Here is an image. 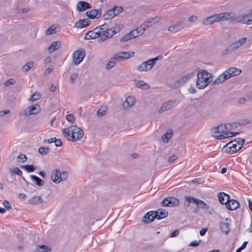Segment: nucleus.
<instances>
[{
	"mask_svg": "<svg viewBox=\"0 0 252 252\" xmlns=\"http://www.w3.org/2000/svg\"><path fill=\"white\" fill-rule=\"evenodd\" d=\"M63 133L65 137L73 142L80 140L84 135L83 130L76 126H71L64 128Z\"/></svg>",
	"mask_w": 252,
	"mask_h": 252,
	"instance_id": "obj_1",
	"label": "nucleus"
},
{
	"mask_svg": "<svg viewBox=\"0 0 252 252\" xmlns=\"http://www.w3.org/2000/svg\"><path fill=\"white\" fill-rule=\"evenodd\" d=\"M213 82L212 75L207 71L201 70L197 73L196 87L199 89H204Z\"/></svg>",
	"mask_w": 252,
	"mask_h": 252,
	"instance_id": "obj_2",
	"label": "nucleus"
},
{
	"mask_svg": "<svg viewBox=\"0 0 252 252\" xmlns=\"http://www.w3.org/2000/svg\"><path fill=\"white\" fill-rule=\"evenodd\" d=\"M247 41L246 37H243L230 44L225 50V53H231L244 45Z\"/></svg>",
	"mask_w": 252,
	"mask_h": 252,
	"instance_id": "obj_3",
	"label": "nucleus"
},
{
	"mask_svg": "<svg viewBox=\"0 0 252 252\" xmlns=\"http://www.w3.org/2000/svg\"><path fill=\"white\" fill-rule=\"evenodd\" d=\"M41 111L40 106L38 104L31 106L25 110L21 113V115L24 116H29L32 115H36L39 113Z\"/></svg>",
	"mask_w": 252,
	"mask_h": 252,
	"instance_id": "obj_4",
	"label": "nucleus"
},
{
	"mask_svg": "<svg viewBox=\"0 0 252 252\" xmlns=\"http://www.w3.org/2000/svg\"><path fill=\"white\" fill-rule=\"evenodd\" d=\"M154 65L151 59H149L138 65L136 69L139 72L148 71L150 70Z\"/></svg>",
	"mask_w": 252,
	"mask_h": 252,
	"instance_id": "obj_5",
	"label": "nucleus"
},
{
	"mask_svg": "<svg viewBox=\"0 0 252 252\" xmlns=\"http://www.w3.org/2000/svg\"><path fill=\"white\" fill-rule=\"evenodd\" d=\"M242 148L241 147L239 146L235 143L229 142L223 147L222 150L227 153L233 154L240 150Z\"/></svg>",
	"mask_w": 252,
	"mask_h": 252,
	"instance_id": "obj_6",
	"label": "nucleus"
},
{
	"mask_svg": "<svg viewBox=\"0 0 252 252\" xmlns=\"http://www.w3.org/2000/svg\"><path fill=\"white\" fill-rule=\"evenodd\" d=\"M134 53L133 52H120L116 53L114 56V59L117 61H123L132 57Z\"/></svg>",
	"mask_w": 252,
	"mask_h": 252,
	"instance_id": "obj_7",
	"label": "nucleus"
},
{
	"mask_svg": "<svg viewBox=\"0 0 252 252\" xmlns=\"http://www.w3.org/2000/svg\"><path fill=\"white\" fill-rule=\"evenodd\" d=\"M179 204L180 201L179 199L172 196H170L165 198L161 202L162 206H177Z\"/></svg>",
	"mask_w": 252,
	"mask_h": 252,
	"instance_id": "obj_8",
	"label": "nucleus"
},
{
	"mask_svg": "<svg viewBox=\"0 0 252 252\" xmlns=\"http://www.w3.org/2000/svg\"><path fill=\"white\" fill-rule=\"evenodd\" d=\"M85 52L83 51H76L73 53V63L77 65L82 62L85 57Z\"/></svg>",
	"mask_w": 252,
	"mask_h": 252,
	"instance_id": "obj_9",
	"label": "nucleus"
},
{
	"mask_svg": "<svg viewBox=\"0 0 252 252\" xmlns=\"http://www.w3.org/2000/svg\"><path fill=\"white\" fill-rule=\"evenodd\" d=\"M236 20V22L247 24L248 25L252 24V9L250 14L244 16H238Z\"/></svg>",
	"mask_w": 252,
	"mask_h": 252,
	"instance_id": "obj_10",
	"label": "nucleus"
},
{
	"mask_svg": "<svg viewBox=\"0 0 252 252\" xmlns=\"http://www.w3.org/2000/svg\"><path fill=\"white\" fill-rule=\"evenodd\" d=\"M220 21V14L213 15L207 17L203 20L202 23L204 25H209L215 22Z\"/></svg>",
	"mask_w": 252,
	"mask_h": 252,
	"instance_id": "obj_11",
	"label": "nucleus"
},
{
	"mask_svg": "<svg viewBox=\"0 0 252 252\" xmlns=\"http://www.w3.org/2000/svg\"><path fill=\"white\" fill-rule=\"evenodd\" d=\"M102 14V10L101 8L97 9H92L86 12V15L90 19H94L99 18Z\"/></svg>",
	"mask_w": 252,
	"mask_h": 252,
	"instance_id": "obj_12",
	"label": "nucleus"
},
{
	"mask_svg": "<svg viewBox=\"0 0 252 252\" xmlns=\"http://www.w3.org/2000/svg\"><path fill=\"white\" fill-rule=\"evenodd\" d=\"M100 36V30L99 28L96 27L93 30L88 32L85 36V38L87 40H90L97 38Z\"/></svg>",
	"mask_w": 252,
	"mask_h": 252,
	"instance_id": "obj_13",
	"label": "nucleus"
},
{
	"mask_svg": "<svg viewBox=\"0 0 252 252\" xmlns=\"http://www.w3.org/2000/svg\"><path fill=\"white\" fill-rule=\"evenodd\" d=\"M184 22V20H181L175 24L171 25L168 27V31L174 33L180 31L182 29L185 28L183 26Z\"/></svg>",
	"mask_w": 252,
	"mask_h": 252,
	"instance_id": "obj_14",
	"label": "nucleus"
},
{
	"mask_svg": "<svg viewBox=\"0 0 252 252\" xmlns=\"http://www.w3.org/2000/svg\"><path fill=\"white\" fill-rule=\"evenodd\" d=\"M176 102V100H170L163 103L158 110V113H162L164 111L170 109Z\"/></svg>",
	"mask_w": 252,
	"mask_h": 252,
	"instance_id": "obj_15",
	"label": "nucleus"
},
{
	"mask_svg": "<svg viewBox=\"0 0 252 252\" xmlns=\"http://www.w3.org/2000/svg\"><path fill=\"white\" fill-rule=\"evenodd\" d=\"M194 75V73L188 74L183 76L181 79L176 82L174 85L176 87H179L186 83L189 80L191 79Z\"/></svg>",
	"mask_w": 252,
	"mask_h": 252,
	"instance_id": "obj_16",
	"label": "nucleus"
},
{
	"mask_svg": "<svg viewBox=\"0 0 252 252\" xmlns=\"http://www.w3.org/2000/svg\"><path fill=\"white\" fill-rule=\"evenodd\" d=\"M220 16L221 21L225 20H230L232 21L236 22V18L238 17L235 16V14L233 13H220Z\"/></svg>",
	"mask_w": 252,
	"mask_h": 252,
	"instance_id": "obj_17",
	"label": "nucleus"
},
{
	"mask_svg": "<svg viewBox=\"0 0 252 252\" xmlns=\"http://www.w3.org/2000/svg\"><path fill=\"white\" fill-rule=\"evenodd\" d=\"M239 206L240 204L236 200L230 199V198H229V201H228L226 204V208L230 211L237 209Z\"/></svg>",
	"mask_w": 252,
	"mask_h": 252,
	"instance_id": "obj_18",
	"label": "nucleus"
},
{
	"mask_svg": "<svg viewBox=\"0 0 252 252\" xmlns=\"http://www.w3.org/2000/svg\"><path fill=\"white\" fill-rule=\"evenodd\" d=\"M153 212L155 213V214H154V217L158 220L166 218L167 217L168 214V213L166 210L162 209H158L157 211Z\"/></svg>",
	"mask_w": 252,
	"mask_h": 252,
	"instance_id": "obj_19",
	"label": "nucleus"
},
{
	"mask_svg": "<svg viewBox=\"0 0 252 252\" xmlns=\"http://www.w3.org/2000/svg\"><path fill=\"white\" fill-rule=\"evenodd\" d=\"M91 8V6L90 3L84 1H79L76 5L77 10L79 12H82Z\"/></svg>",
	"mask_w": 252,
	"mask_h": 252,
	"instance_id": "obj_20",
	"label": "nucleus"
},
{
	"mask_svg": "<svg viewBox=\"0 0 252 252\" xmlns=\"http://www.w3.org/2000/svg\"><path fill=\"white\" fill-rule=\"evenodd\" d=\"M136 37H137L136 31H132L121 37L120 40L121 42H126Z\"/></svg>",
	"mask_w": 252,
	"mask_h": 252,
	"instance_id": "obj_21",
	"label": "nucleus"
},
{
	"mask_svg": "<svg viewBox=\"0 0 252 252\" xmlns=\"http://www.w3.org/2000/svg\"><path fill=\"white\" fill-rule=\"evenodd\" d=\"M90 23V21L87 19L79 20L75 23L74 27L78 29L84 28L89 26Z\"/></svg>",
	"mask_w": 252,
	"mask_h": 252,
	"instance_id": "obj_22",
	"label": "nucleus"
},
{
	"mask_svg": "<svg viewBox=\"0 0 252 252\" xmlns=\"http://www.w3.org/2000/svg\"><path fill=\"white\" fill-rule=\"evenodd\" d=\"M116 33V32L113 30L111 32H105L101 33L100 32V36H99L98 41L103 42L106 40L107 39L111 37L113 35Z\"/></svg>",
	"mask_w": 252,
	"mask_h": 252,
	"instance_id": "obj_23",
	"label": "nucleus"
},
{
	"mask_svg": "<svg viewBox=\"0 0 252 252\" xmlns=\"http://www.w3.org/2000/svg\"><path fill=\"white\" fill-rule=\"evenodd\" d=\"M225 72L227 74L229 79L232 76H237L239 75L241 72V70L236 67H231L227 69L225 71Z\"/></svg>",
	"mask_w": 252,
	"mask_h": 252,
	"instance_id": "obj_24",
	"label": "nucleus"
},
{
	"mask_svg": "<svg viewBox=\"0 0 252 252\" xmlns=\"http://www.w3.org/2000/svg\"><path fill=\"white\" fill-rule=\"evenodd\" d=\"M218 197L219 201L222 204H226L230 198V196L224 192H221L218 193Z\"/></svg>",
	"mask_w": 252,
	"mask_h": 252,
	"instance_id": "obj_25",
	"label": "nucleus"
},
{
	"mask_svg": "<svg viewBox=\"0 0 252 252\" xmlns=\"http://www.w3.org/2000/svg\"><path fill=\"white\" fill-rule=\"evenodd\" d=\"M211 131L213 133H224L227 132V131L225 125L223 124L217 126L212 127L211 128Z\"/></svg>",
	"mask_w": 252,
	"mask_h": 252,
	"instance_id": "obj_26",
	"label": "nucleus"
},
{
	"mask_svg": "<svg viewBox=\"0 0 252 252\" xmlns=\"http://www.w3.org/2000/svg\"><path fill=\"white\" fill-rule=\"evenodd\" d=\"M51 179L55 183H59L62 181L61 173L60 170H56L55 172L53 171L51 174Z\"/></svg>",
	"mask_w": 252,
	"mask_h": 252,
	"instance_id": "obj_27",
	"label": "nucleus"
},
{
	"mask_svg": "<svg viewBox=\"0 0 252 252\" xmlns=\"http://www.w3.org/2000/svg\"><path fill=\"white\" fill-rule=\"evenodd\" d=\"M155 212L150 211L147 213L143 217V221L144 222L149 223L154 220L155 219L154 216Z\"/></svg>",
	"mask_w": 252,
	"mask_h": 252,
	"instance_id": "obj_28",
	"label": "nucleus"
},
{
	"mask_svg": "<svg viewBox=\"0 0 252 252\" xmlns=\"http://www.w3.org/2000/svg\"><path fill=\"white\" fill-rule=\"evenodd\" d=\"M61 44L60 41H54L48 47L47 50L49 53H53L61 47Z\"/></svg>",
	"mask_w": 252,
	"mask_h": 252,
	"instance_id": "obj_29",
	"label": "nucleus"
},
{
	"mask_svg": "<svg viewBox=\"0 0 252 252\" xmlns=\"http://www.w3.org/2000/svg\"><path fill=\"white\" fill-rule=\"evenodd\" d=\"M116 8H112L108 10L106 13L103 15V17L105 20H109L112 19L116 16L115 14Z\"/></svg>",
	"mask_w": 252,
	"mask_h": 252,
	"instance_id": "obj_30",
	"label": "nucleus"
},
{
	"mask_svg": "<svg viewBox=\"0 0 252 252\" xmlns=\"http://www.w3.org/2000/svg\"><path fill=\"white\" fill-rule=\"evenodd\" d=\"M227 79H228V76L225 71L222 74L220 75L218 78L214 81L213 80L212 85L222 83Z\"/></svg>",
	"mask_w": 252,
	"mask_h": 252,
	"instance_id": "obj_31",
	"label": "nucleus"
},
{
	"mask_svg": "<svg viewBox=\"0 0 252 252\" xmlns=\"http://www.w3.org/2000/svg\"><path fill=\"white\" fill-rule=\"evenodd\" d=\"M135 86L137 88L144 90H148L150 88V86L142 80L138 81Z\"/></svg>",
	"mask_w": 252,
	"mask_h": 252,
	"instance_id": "obj_32",
	"label": "nucleus"
},
{
	"mask_svg": "<svg viewBox=\"0 0 252 252\" xmlns=\"http://www.w3.org/2000/svg\"><path fill=\"white\" fill-rule=\"evenodd\" d=\"M9 172L11 173V175H17L20 176L24 181H26L25 178L22 176L23 173L20 170V169L17 167H14L12 168L9 169Z\"/></svg>",
	"mask_w": 252,
	"mask_h": 252,
	"instance_id": "obj_33",
	"label": "nucleus"
},
{
	"mask_svg": "<svg viewBox=\"0 0 252 252\" xmlns=\"http://www.w3.org/2000/svg\"><path fill=\"white\" fill-rule=\"evenodd\" d=\"M42 202L43 200L42 198L39 196H33L28 200V203L32 205L41 203Z\"/></svg>",
	"mask_w": 252,
	"mask_h": 252,
	"instance_id": "obj_34",
	"label": "nucleus"
},
{
	"mask_svg": "<svg viewBox=\"0 0 252 252\" xmlns=\"http://www.w3.org/2000/svg\"><path fill=\"white\" fill-rule=\"evenodd\" d=\"M220 229L222 232L227 234L229 231V224L226 222H220Z\"/></svg>",
	"mask_w": 252,
	"mask_h": 252,
	"instance_id": "obj_35",
	"label": "nucleus"
},
{
	"mask_svg": "<svg viewBox=\"0 0 252 252\" xmlns=\"http://www.w3.org/2000/svg\"><path fill=\"white\" fill-rule=\"evenodd\" d=\"M30 177L36 185L38 186H42L44 185V181L37 176L32 175L30 176Z\"/></svg>",
	"mask_w": 252,
	"mask_h": 252,
	"instance_id": "obj_36",
	"label": "nucleus"
},
{
	"mask_svg": "<svg viewBox=\"0 0 252 252\" xmlns=\"http://www.w3.org/2000/svg\"><path fill=\"white\" fill-rule=\"evenodd\" d=\"M99 30H100V32H101V33L105 32H111L113 31L112 30L111 26L109 27L106 23L101 25L99 28Z\"/></svg>",
	"mask_w": 252,
	"mask_h": 252,
	"instance_id": "obj_37",
	"label": "nucleus"
},
{
	"mask_svg": "<svg viewBox=\"0 0 252 252\" xmlns=\"http://www.w3.org/2000/svg\"><path fill=\"white\" fill-rule=\"evenodd\" d=\"M172 134L171 129H168L165 134H164L161 137V140L165 143L168 142L169 139L171 138Z\"/></svg>",
	"mask_w": 252,
	"mask_h": 252,
	"instance_id": "obj_38",
	"label": "nucleus"
},
{
	"mask_svg": "<svg viewBox=\"0 0 252 252\" xmlns=\"http://www.w3.org/2000/svg\"><path fill=\"white\" fill-rule=\"evenodd\" d=\"M135 101L133 97H128L124 103L125 107H130L134 105Z\"/></svg>",
	"mask_w": 252,
	"mask_h": 252,
	"instance_id": "obj_39",
	"label": "nucleus"
},
{
	"mask_svg": "<svg viewBox=\"0 0 252 252\" xmlns=\"http://www.w3.org/2000/svg\"><path fill=\"white\" fill-rule=\"evenodd\" d=\"M51 249L47 246L44 245H41L38 246L36 248V251L37 252H48L50 251Z\"/></svg>",
	"mask_w": 252,
	"mask_h": 252,
	"instance_id": "obj_40",
	"label": "nucleus"
},
{
	"mask_svg": "<svg viewBox=\"0 0 252 252\" xmlns=\"http://www.w3.org/2000/svg\"><path fill=\"white\" fill-rule=\"evenodd\" d=\"M225 126L227 131L234 129L238 126L237 122L226 123L225 124Z\"/></svg>",
	"mask_w": 252,
	"mask_h": 252,
	"instance_id": "obj_41",
	"label": "nucleus"
},
{
	"mask_svg": "<svg viewBox=\"0 0 252 252\" xmlns=\"http://www.w3.org/2000/svg\"><path fill=\"white\" fill-rule=\"evenodd\" d=\"M222 133L223 134H221L219 135L213 136V137L216 140H222V139H224L226 138H228L229 136H228V135L231 134V133H227V132H224V133Z\"/></svg>",
	"mask_w": 252,
	"mask_h": 252,
	"instance_id": "obj_42",
	"label": "nucleus"
},
{
	"mask_svg": "<svg viewBox=\"0 0 252 252\" xmlns=\"http://www.w3.org/2000/svg\"><path fill=\"white\" fill-rule=\"evenodd\" d=\"M22 168L25 169L28 172H32L35 170V166L33 165H24Z\"/></svg>",
	"mask_w": 252,
	"mask_h": 252,
	"instance_id": "obj_43",
	"label": "nucleus"
},
{
	"mask_svg": "<svg viewBox=\"0 0 252 252\" xmlns=\"http://www.w3.org/2000/svg\"><path fill=\"white\" fill-rule=\"evenodd\" d=\"M34 63L33 62L31 61L28 62L23 66V70L25 72L28 71L31 68L34 66Z\"/></svg>",
	"mask_w": 252,
	"mask_h": 252,
	"instance_id": "obj_44",
	"label": "nucleus"
},
{
	"mask_svg": "<svg viewBox=\"0 0 252 252\" xmlns=\"http://www.w3.org/2000/svg\"><path fill=\"white\" fill-rule=\"evenodd\" d=\"M38 153L42 155H47L50 151V149L48 147H41L38 149Z\"/></svg>",
	"mask_w": 252,
	"mask_h": 252,
	"instance_id": "obj_45",
	"label": "nucleus"
},
{
	"mask_svg": "<svg viewBox=\"0 0 252 252\" xmlns=\"http://www.w3.org/2000/svg\"><path fill=\"white\" fill-rule=\"evenodd\" d=\"M56 27L53 25L52 26H51L49 28H48L46 31V32H45V33L46 35H51L52 34H53V33H55L56 32H57L56 31Z\"/></svg>",
	"mask_w": 252,
	"mask_h": 252,
	"instance_id": "obj_46",
	"label": "nucleus"
},
{
	"mask_svg": "<svg viewBox=\"0 0 252 252\" xmlns=\"http://www.w3.org/2000/svg\"><path fill=\"white\" fill-rule=\"evenodd\" d=\"M245 141V140L244 139L239 138L235 139L234 140L232 141L231 142L233 143H235V144L238 145L239 146L242 148V146H243V144H244Z\"/></svg>",
	"mask_w": 252,
	"mask_h": 252,
	"instance_id": "obj_47",
	"label": "nucleus"
},
{
	"mask_svg": "<svg viewBox=\"0 0 252 252\" xmlns=\"http://www.w3.org/2000/svg\"><path fill=\"white\" fill-rule=\"evenodd\" d=\"M107 108L106 107H101L98 110L97 115L98 117H101L106 114Z\"/></svg>",
	"mask_w": 252,
	"mask_h": 252,
	"instance_id": "obj_48",
	"label": "nucleus"
},
{
	"mask_svg": "<svg viewBox=\"0 0 252 252\" xmlns=\"http://www.w3.org/2000/svg\"><path fill=\"white\" fill-rule=\"evenodd\" d=\"M198 207L205 210H207L210 208L209 205L201 200H200L199 205H198Z\"/></svg>",
	"mask_w": 252,
	"mask_h": 252,
	"instance_id": "obj_49",
	"label": "nucleus"
},
{
	"mask_svg": "<svg viewBox=\"0 0 252 252\" xmlns=\"http://www.w3.org/2000/svg\"><path fill=\"white\" fill-rule=\"evenodd\" d=\"M115 59H114V57L110 59L108 63L107 64L106 68L107 69H111L112 67L115 65Z\"/></svg>",
	"mask_w": 252,
	"mask_h": 252,
	"instance_id": "obj_50",
	"label": "nucleus"
},
{
	"mask_svg": "<svg viewBox=\"0 0 252 252\" xmlns=\"http://www.w3.org/2000/svg\"><path fill=\"white\" fill-rule=\"evenodd\" d=\"M192 196H186L185 197V206L189 207L190 205V203L192 202Z\"/></svg>",
	"mask_w": 252,
	"mask_h": 252,
	"instance_id": "obj_51",
	"label": "nucleus"
},
{
	"mask_svg": "<svg viewBox=\"0 0 252 252\" xmlns=\"http://www.w3.org/2000/svg\"><path fill=\"white\" fill-rule=\"evenodd\" d=\"M250 122L251 121L248 119H241L238 121L237 124L238 126H243L249 124Z\"/></svg>",
	"mask_w": 252,
	"mask_h": 252,
	"instance_id": "obj_52",
	"label": "nucleus"
},
{
	"mask_svg": "<svg viewBox=\"0 0 252 252\" xmlns=\"http://www.w3.org/2000/svg\"><path fill=\"white\" fill-rule=\"evenodd\" d=\"M66 119L71 124L74 123L75 121L74 117L72 114L67 115L66 116Z\"/></svg>",
	"mask_w": 252,
	"mask_h": 252,
	"instance_id": "obj_53",
	"label": "nucleus"
},
{
	"mask_svg": "<svg viewBox=\"0 0 252 252\" xmlns=\"http://www.w3.org/2000/svg\"><path fill=\"white\" fill-rule=\"evenodd\" d=\"M40 98V95L38 94L34 93L31 95L30 100L31 101H34L38 100Z\"/></svg>",
	"mask_w": 252,
	"mask_h": 252,
	"instance_id": "obj_54",
	"label": "nucleus"
},
{
	"mask_svg": "<svg viewBox=\"0 0 252 252\" xmlns=\"http://www.w3.org/2000/svg\"><path fill=\"white\" fill-rule=\"evenodd\" d=\"M15 83V81L13 78H10L7 81H5L4 83V85L5 86H9L11 85L14 84Z\"/></svg>",
	"mask_w": 252,
	"mask_h": 252,
	"instance_id": "obj_55",
	"label": "nucleus"
},
{
	"mask_svg": "<svg viewBox=\"0 0 252 252\" xmlns=\"http://www.w3.org/2000/svg\"><path fill=\"white\" fill-rule=\"evenodd\" d=\"M18 161L20 162H24L27 160V158L25 155L21 154L18 157Z\"/></svg>",
	"mask_w": 252,
	"mask_h": 252,
	"instance_id": "obj_56",
	"label": "nucleus"
},
{
	"mask_svg": "<svg viewBox=\"0 0 252 252\" xmlns=\"http://www.w3.org/2000/svg\"><path fill=\"white\" fill-rule=\"evenodd\" d=\"M247 244V241L243 242L242 245L236 250V252H241L243 249H244L246 247Z\"/></svg>",
	"mask_w": 252,
	"mask_h": 252,
	"instance_id": "obj_57",
	"label": "nucleus"
},
{
	"mask_svg": "<svg viewBox=\"0 0 252 252\" xmlns=\"http://www.w3.org/2000/svg\"><path fill=\"white\" fill-rule=\"evenodd\" d=\"M163 58V56L162 55H159L158 56H157L155 58L151 59L153 63H154V64H156V62L159 59H162Z\"/></svg>",
	"mask_w": 252,
	"mask_h": 252,
	"instance_id": "obj_58",
	"label": "nucleus"
},
{
	"mask_svg": "<svg viewBox=\"0 0 252 252\" xmlns=\"http://www.w3.org/2000/svg\"><path fill=\"white\" fill-rule=\"evenodd\" d=\"M3 204L6 209L10 210L11 208V205L8 201L4 200Z\"/></svg>",
	"mask_w": 252,
	"mask_h": 252,
	"instance_id": "obj_59",
	"label": "nucleus"
},
{
	"mask_svg": "<svg viewBox=\"0 0 252 252\" xmlns=\"http://www.w3.org/2000/svg\"><path fill=\"white\" fill-rule=\"evenodd\" d=\"M148 24L146 22H145L140 26V28L142 29L143 32L145 31L149 28Z\"/></svg>",
	"mask_w": 252,
	"mask_h": 252,
	"instance_id": "obj_60",
	"label": "nucleus"
},
{
	"mask_svg": "<svg viewBox=\"0 0 252 252\" xmlns=\"http://www.w3.org/2000/svg\"><path fill=\"white\" fill-rule=\"evenodd\" d=\"M78 76V73L76 72L73 73L70 76V79L71 80V82L73 83L74 80L76 79Z\"/></svg>",
	"mask_w": 252,
	"mask_h": 252,
	"instance_id": "obj_61",
	"label": "nucleus"
},
{
	"mask_svg": "<svg viewBox=\"0 0 252 252\" xmlns=\"http://www.w3.org/2000/svg\"><path fill=\"white\" fill-rule=\"evenodd\" d=\"M54 140L55 141H54V142L55 143V145L56 147H60L62 145V142L60 139H56L55 138Z\"/></svg>",
	"mask_w": 252,
	"mask_h": 252,
	"instance_id": "obj_62",
	"label": "nucleus"
},
{
	"mask_svg": "<svg viewBox=\"0 0 252 252\" xmlns=\"http://www.w3.org/2000/svg\"><path fill=\"white\" fill-rule=\"evenodd\" d=\"M113 8H116V11H115V14H116V16L118 15L119 13H120L122 10H123V8L122 7H119V6H114Z\"/></svg>",
	"mask_w": 252,
	"mask_h": 252,
	"instance_id": "obj_63",
	"label": "nucleus"
},
{
	"mask_svg": "<svg viewBox=\"0 0 252 252\" xmlns=\"http://www.w3.org/2000/svg\"><path fill=\"white\" fill-rule=\"evenodd\" d=\"M198 18L196 16L192 15L189 18V21L190 22H194L197 21Z\"/></svg>",
	"mask_w": 252,
	"mask_h": 252,
	"instance_id": "obj_64",
	"label": "nucleus"
}]
</instances>
